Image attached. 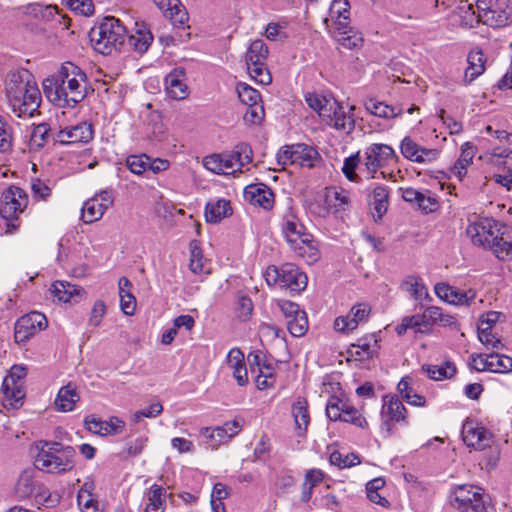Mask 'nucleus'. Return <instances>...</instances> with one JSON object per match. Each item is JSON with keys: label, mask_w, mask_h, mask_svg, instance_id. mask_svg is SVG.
Listing matches in <instances>:
<instances>
[{"label": "nucleus", "mask_w": 512, "mask_h": 512, "mask_svg": "<svg viewBox=\"0 0 512 512\" xmlns=\"http://www.w3.org/2000/svg\"><path fill=\"white\" fill-rule=\"evenodd\" d=\"M250 371L256 374V386L259 390L272 388L276 383L275 366L272 359L266 357L261 351H253L247 357Z\"/></svg>", "instance_id": "nucleus-12"}, {"label": "nucleus", "mask_w": 512, "mask_h": 512, "mask_svg": "<svg viewBox=\"0 0 512 512\" xmlns=\"http://www.w3.org/2000/svg\"><path fill=\"white\" fill-rule=\"evenodd\" d=\"M76 451L72 446L58 442L45 443L35 458V466L41 471L62 474L75 467Z\"/></svg>", "instance_id": "nucleus-5"}, {"label": "nucleus", "mask_w": 512, "mask_h": 512, "mask_svg": "<svg viewBox=\"0 0 512 512\" xmlns=\"http://www.w3.org/2000/svg\"><path fill=\"white\" fill-rule=\"evenodd\" d=\"M379 349L378 340L375 334L366 335L352 344L348 350L350 356L355 360H365L373 357Z\"/></svg>", "instance_id": "nucleus-26"}, {"label": "nucleus", "mask_w": 512, "mask_h": 512, "mask_svg": "<svg viewBox=\"0 0 512 512\" xmlns=\"http://www.w3.org/2000/svg\"><path fill=\"white\" fill-rule=\"evenodd\" d=\"M461 435L464 443L475 450L482 451L493 442L492 433L473 419H466L462 425Z\"/></svg>", "instance_id": "nucleus-15"}, {"label": "nucleus", "mask_w": 512, "mask_h": 512, "mask_svg": "<svg viewBox=\"0 0 512 512\" xmlns=\"http://www.w3.org/2000/svg\"><path fill=\"white\" fill-rule=\"evenodd\" d=\"M491 162L497 167L498 172L493 175L496 183L512 190V151L505 154L493 153Z\"/></svg>", "instance_id": "nucleus-25"}, {"label": "nucleus", "mask_w": 512, "mask_h": 512, "mask_svg": "<svg viewBox=\"0 0 512 512\" xmlns=\"http://www.w3.org/2000/svg\"><path fill=\"white\" fill-rule=\"evenodd\" d=\"M149 157L146 154L130 155L126 159L127 168L136 175H141L148 170Z\"/></svg>", "instance_id": "nucleus-54"}, {"label": "nucleus", "mask_w": 512, "mask_h": 512, "mask_svg": "<svg viewBox=\"0 0 512 512\" xmlns=\"http://www.w3.org/2000/svg\"><path fill=\"white\" fill-rule=\"evenodd\" d=\"M252 149L246 143H240L230 152L212 154L203 158V166L215 174H235L252 162Z\"/></svg>", "instance_id": "nucleus-6"}, {"label": "nucleus", "mask_w": 512, "mask_h": 512, "mask_svg": "<svg viewBox=\"0 0 512 512\" xmlns=\"http://www.w3.org/2000/svg\"><path fill=\"white\" fill-rule=\"evenodd\" d=\"M291 415L294 419L295 433L298 437H305L310 423L308 402L303 397H298L291 407Z\"/></svg>", "instance_id": "nucleus-27"}, {"label": "nucleus", "mask_w": 512, "mask_h": 512, "mask_svg": "<svg viewBox=\"0 0 512 512\" xmlns=\"http://www.w3.org/2000/svg\"><path fill=\"white\" fill-rule=\"evenodd\" d=\"M396 159V152L391 146L374 143L364 150L362 169L367 174V179L376 178V174L381 168Z\"/></svg>", "instance_id": "nucleus-11"}, {"label": "nucleus", "mask_w": 512, "mask_h": 512, "mask_svg": "<svg viewBox=\"0 0 512 512\" xmlns=\"http://www.w3.org/2000/svg\"><path fill=\"white\" fill-rule=\"evenodd\" d=\"M166 491L159 485H152L144 494L145 512H164Z\"/></svg>", "instance_id": "nucleus-33"}, {"label": "nucleus", "mask_w": 512, "mask_h": 512, "mask_svg": "<svg viewBox=\"0 0 512 512\" xmlns=\"http://www.w3.org/2000/svg\"><path fill=\"white\" fill-rule=\"evenodd\" d=\"M291 249L296 256L304 259L308 264H312L319 259V251L313 241L312 235L304 236V241H302L301 244L294 245Z\"/></svg>", "instance_id": "nucleus-42"}, {"label": "nucleus", "mask_w": 512, "mask_h": 512, "mask_svg": "<svg viewBox=\"0 0 512 512\" xmlns=\"http://www.w3.org/2000/svg\"><path fill=\"white\" fill-rule=\"evenodd\" d=\"M326 415L331 421H342L350 423L358 428L364 429L368 426L365 417L347 399L332 396L326 404Z\"/></svg>", "instance_id": "nucleus-10"}, {"label": "nucleus", "mask_w": 512, "mask_h": 512, "mask_svg": "<svg viewBox=\"0 0 512 512\" xmlns=\"http://www.w3.org/2000/svg\"><path fill=\"white\" fill-rule=\"evenodd\" d=\"M268 54L269 50L267 45L262 40H255L246 51V65H262V63H266Z\"/></svg>", "instance_id": "nucleus-41"}, {"label": "nucleus", "mask_w": 512, "mask_h": 512, "mask_svg": "<svg viewBox=\"0 0 512 512\" xmlns=\"http://www.w3.org/2000/svg\"><path fill=\"white\" fill-rule=\"evenodd\" d=\"M51 129L47 123H40L33 128L31 133V145L36 148L44 147L49 139H52L53 134H50Z\"/></svg>", "instance_id": "nucleus-49"}, {"label": "nucleus", "mask_w": 512, "mask_h": 512, "mask_svg": "<svg viewBox=\"0 0 512 512\" xmlns=\"http://www.w3.org/2000/svg\"><path fill=\"white\" fill-rule=\"evenodd\" d=\"M135 25L134 33L129 36L126 35V46L139 54H143L152 44L153 35L145 25H139L138 23Z\"/></svg>", "instance_id": "nucleus-28"}, {"label": "nucleus", "mask_w": 512, "mask_h": 512, "mask_svg": "<svg viewBox=\"0 0 512 512\" xmlns=\"http://www.w3.org/2000/svg\"><path fill=\"white\" fill-rule=\"evenodd\" d=\"M329 460L332 465H336L339 468H349L360 463L358 456L354 454L344 456L339 451H333L330 454Z\"/></svg>", "instance_id": "nucleus-60"}, {"label": "nucleus", "mask_w": 512, "mask_h": 512, "mask_svg": "<svg viewBox=\"0 0 512 512\" xmlns=\"http://www.w3.org/2000/svg\"><path fill=\"white\" fill-rule=\"evenodd\" d=\"M232 214L230 202L224 198L211 199L205 206V219L208 223H219Z\"/></svg>", "instance_id": "nucleus-31"}, {"label": "nucleus", "mask_w": 512, "mask_h": 512, "mask_svg": "<svg viewBox=\"0 0 512 512\" xmlns=\"http://www.w3.org/2000/svg\"><path fill=\"white\" fill-rule=\"evenodd\" d=\"M90 40L95 51L109 55L126 47V27L113 17H105L98 27L90 32Z\"/></svg>", "instance_id": "nucleus-4"}, {"label": "nucleus", "mask_w": 512, "mask_h": 512, "mask_svg": "<svg viewBox=\"0 0 512 512\" xmlns=\"http://www.w3.org/2000/svg\"><path fill=\"white\" fill-rule=\"evenodd\" d=\"M253 312V302L252 300L245 296L241 295L237 299L236 303V313L237 317L243 321L249 319Z\"/></svg>", "instance_id": "nucleus-63"}, {"label": "nucleus", "mask_w": 512, "mask_h": 512, "mask_svg": "<svg viewBox=\"0 0 512 512\" xmlns=\"http://www.w3.org/2000/svg\"><path fill=\"white\" fill-rule=\"evenodd\" d=\"M78 506L82 512H99L98 503L93 498L92 494L78 493L77 495Z\"/></svg>", "instance_id": "nucleus-64"}, {"label": "nucleus", "mask_w": 512, "mask_h": 512, "mask_svg": "<svg viewBox=\"0 0 512 512\" xmlns=\"http://www.w3.org/2000/svg\"><path fill=\"white\" fill-rule=\"evenodd\" d=\"M43 91L47 99L60 108H74L87 95L88 78L84 71L72 62L43 80Z\"/></svg>", "instance_id": "nucleus-1"}, {"label": "nucleus", "mask_w": 512, "mask_h": 512, "mask_svg": "<svg viewBox=\"0 0 512 512\" xmlns=\"http://www.w3.org/2000/svg\"><path fill=\"white\" fill-rule=\"evenodd\" d=\"M475 156V148L471 143L466 142L461 147V154L452 167V173L462 180L467 173V167L472 163Z\"/></svg>", "instance_id": "nucleus-38"}, {"label": "nucleus", "mask_w": 512, "mask_h": 512, "mask_svg": "<svg viewBox=\"0 0 512 512\" xmlns=\"http://www.w3.org/2000/svg\"><path fill=\"white\" fill-rule=\"evenodd\" d=\"M190 263L189 268L191 272L194 274H201L203 272H208L206 270V263L203 258L202 250L198 241L193 240L190 242Z\"/></svg>", "instance_id": "nucleus-46"}, {"label": "nucleus", "mask_w": 512, "mask_h": 512, "mask_svg": "<svg viewBox=\"0 0 512 512\" xmlns=\"http://www.w3.org/2000/svg\"><path fill=\"white\" fill-rule=\"evenodd\" d=\"M236 91L238 98L246 106L262 102L260 93L247 83L239 82L237 84Z\"/></svg>", "instance_id": "nucleus-48"}, {"label": "nucleus", "mask_w": 512, "mask_h": 512, "mask_svg": "<svg viewBox=\"0 0 512 512\" xmlns=\"http://www.w3.org/2000/svg\"><path fill=\"white\" fill-rule=\"evenodd\" d=\"M202 434L211 440L210 447L212 449H215L220 444L230 440L222 426H217L215 428H204L202 430Z\"/></svg>", "instance_id": "nucleus-58"}, {"label": "nucleus", "mask_w": 512, "mask_h": 512, "mask_svg": "<svg viewBox=\"0 0 512 512\" xmlns=\"http://www.w3.org/2000/svg\"><path fill=\"white\" fill-rule=\"evenodd\" d=\"M292 158L295 164L302 167L311 168L314 166V162L317 160L319 154L317 150L306 144H295Z\"/></svg>", "instance_id": "nucleus-39"}, {"label": "nucleus", "mask_w": 512, "mask_h": 512, "mask_svg": "<svg viewBox=\"0 0 512 512\" xmlns=\"http://www.w3.org/2000/svg\"><path fill=\"white\" fill-rule=\"evenodd\" d=\"M400 151L404 158L419 164L433 163L439 158L440 151L435 148H425L406 136L400 143Z\"/></svg>", "instance_id": "nucleus-19"}, {"label": "nucleus", "mask_w": 512, "mask_h": 512, "mask_svg": "<svg viewBox=\"0 0 512 512\" xmlns=\"http://www.w3.org/2000/svg\"><path fill=\"white\" fill-rule=\"evenodd\" d=\"M481 368L479 370H487L494 373H507L512 370V358L504 354L491 353L485 357L478 356Z\"/></svg>", "instance_id": "nucleus-29"}, {"label": "nucleus", "mask_w": 512, "mask_h": 512, "mask_svg": "<svg viewBox=\"0 0 512 512\" xmlns=\"http://www.w3.org/2000/svg\"><path fill=\"white\" fill-rule=\"evenodd\" d=\"M381 430L391 434L395 424H407V409L396 395H385L382 399Z\"/></svg>", "instance_id": "nucleus-13"}, {"label": "nucleus", "mask_w": 512, "mask_h": 512, "mask_svg": "<svg viewBox=\"0 0 512 512\" xmlns=\"http://www.w3.org/2000/svg\"><path fill=\"white\" fill-rule=\"evenodd\" d=\"M327 210L334 212L345 211L350 204L348 192L337 188H328L325 191L324 198Z\"/></svg>", "instance_id": "nucleus-37"}, {"label": "nucleus", "mask_w": 512, "mask_h": 512, "mask_svg": "<svg viewBox=\"0 0 512 512\" xmlns=\"http://www.w3.org/2000/svg\"><path fill=\"white\" fill-rule=\"evenodd\" d=\"M154 3L163 11L169 12L175 22L184 24L188 19V14L182 7L180 0H153Z\"/></svg>", "instance_id": "nucleus-44"}, {"label": "nucleus", "mask_w": 512, "mask_h": 512, "mask_svg": "<svg viewBox=\"0 0 512 512\" xmlns=\"http://www.w3.org/2000/svg\"><path fill=\"white\" fill-rule=\"evenodd\" d=\"M372 194L373 208L377 213L378 218H382V216L386 213L388 208V188L384 185H377L376 187H374Z\"/></svg>", "instance_id": "nucleus-47"}, {"label": "nucleus", "mask_w": 512, "mask_h": 512, "mask_svg": "<svg viewBox=\"0 0 512 512\" xmlns=\"http://www.w3.org/2000/svg\"><path fill=\"white\" fill-rule=\"evenodd\" d=\"M489 247L500 260H507L512 256V241L506 240L503 235L495 236Z\"/></svg>", "instance_id": "nucleus-50"}, {"label": "nucleus", "mask_w": 512, "mask_h": 512, "mask_svg": "<svg viewBox=\"0 0 512 512\" xmlns=\"http://www.w3.org/2000/svg\"><path fill=\"white\" fill-rule=\"evenodd\" d=\"M2 392L5 398L11 401V405L21 403L25 397L24 384L20 382L10 384L8 387H5L3 382Z\"/></svg>", "instance_id": "nucleus-56"}, {"label": "nucleus", "mask_w": 512, "mask_h": 512, "mask_svg": "<svg viewBox=\"0 0 512 512\" xmlns=\"http://www.w3.org/2000/svg\"><path fill=\"white\" fill-rule=\"evenodd\" d=\"M38 468L27 467L17 477L14 485V495L19 500L35 497L38 502H46L49 498V491L46 486L37 479Z\"/></svg>", "instance_id": "nucleus-9"}, {"label": "nucleus", "mask_w": 512, "mask_h": 512, "mask_svg": "<svg viewBox=\"0 0 512 512\" xmlns=\"http://www.w3.org/2000/svg\"><path fill=\"white\" fill-rule=\"evenodd\" d=\"M371 308L366 303L354 305L347 316L337 317L334 321V328L338 332H350L357 328L360 323L367 322Z\"/></svg>", "instance_id": "nucleus-20"}, {"label": "nucleus", "mask_w": 512, "mask_h": 512, "mask_svg": "<svg viewBox=\"0 0 512 512\" xmlns=\"http://www.w3.org/2000/svg\"><path fill=\"white\" fill-rule=\"evenodd\" d=\"M365 108L369 113L385 119L398 117L403 112L402 108L400 107L389 106L375 99L367 100L365 102Z\"/></svg>", "instance_id": "nucleus-40"}, {"label": "nucleus", "mask_w": 512, "mask_h": 512, "mask_svg": "<svg viewBox=\"0 0 512 512\" xmlns=\"http://www.w3.org/2000/svg\"><path fill=\"white\" fill-rule=\"evenodd\" d=\"M402 286L404 290L409 292L416 300L420 299L423 295L428 296L427 289L417 277H407L403 281Z\"/></svg>", "instance_id": "nucleus-57"}, {"label": "nucleus", "mask_w": 512, "mask_h": 512, "mask_svg": "<svg viewBox=\"0 0 512 512\" xmlns=\"http://www.w3.org/2000/svg\"><path fill=\"white\" fill-rule=\"evenodd\" d=\"M227 365L232 370V375L239 386L248 383V372L244 362V354L237 348H233L227 355Z\"/></svg>", "instance_id": "nucleus-30"}, {"label": "nucleus", "mask_w": 512, "mask_h": 512, "mask_svg": "<svg viewBox=\"0 0 512 512\" xmlns=\"http://www.w3.org/2000/svg\"><path fill=\"white\" fill-rule=\"evenodd\" d=\"M305 101L312 110L318 113L322 120H324L325 117H329V113L332 111V107H335L336 102L334 98H328L314 92L306 93Z\"/></svg>", "instance_id": "nucleus-34"}, {"label": "nucleus", "mask_w": 512, "mask_h": 512, "mask_svg": "<svg viewBox=\"0 0 512 512\" xmlns=\"http://www.w3.org/2000/svg\"><path fill=\"white\" fill-rule=\"evenodd\" d=\"M450 499L452 506L461 512H495L483 494V490L478 486L468 484L457 486Z\"/></svg>", "instance_id": "nucleus-8"}, {"label": "nucleus", "mask_w": 512, "mask_h": 512, "mask_svg": "<svg viewBox=\"0 0 512 512\" xmlns=\"http://www.w3.org/2000/svg\"><path fill=\"white\" fill-rule=\"evenodd\" d=\"M48 325L44 314L32 311L20 317L15 323L14 338L17 343H24Z\"/></svg>", "instance_id": "nucleus-16"}, {"label": "nucleus", "mask_w": 512, "mask_h": 512, "mask_svg": "<svg viewBox=\"0 0 512 512\" xmlns=\"http://www.w3.org/2000/svg\"><path fill=\"white\" fill-rule=\"evenodd\" d=\"M94 137V129L91 123L81 122L74 126L65 127L53 133L52 140L60 145H73L89 143Z\"/></svg>", "instance_id": "nucleus-18"}, {"label": "nucleus", "mask_w": 512, "mask_h": 512, "mask_svg": "<svg viewBox=\"0 0 512 512\" xmlns=\"http://www.w3.org/2000/svg\"><path fill=\"white\" fill-rule=\"evenodd\" d=\"M186 71L182 67H176L165 78V89L167 94L176 100H183L189 95L186 83Z\"/></svg>", "instance_id": "nucleus-23"}, {"label": "nucleus", "mask_w": 512, "mask_h": 512, "mask_svg": "<svg viewBox=\"0 0 512 512\" xmlns=\"http://www.w3.org/2000/svg\"><path fill=\"white\" fill-rule=\"evenodd\" d=\"M114 203L112 190H102L88 199L82 207V220L86 224L100 220L106 210Z\"/></svg>", "instance_id": "nucleus-17"}, {"label": "nucleus", "mask_w": 512, "mask_h": 512, "mask_svg": "<svg viewBox=\"0 0 512 512\" xmlns=\"http://www.w3.org/2000/svg\"><path fill=\"white\" fill-rule=\"evenodd\" d=\"M264 277L269 286H279L294 293L303 291L308 283L306 274L292 263H285L280 267L269 266Z\"/></svg>", "instance_id": "nucleus-7"}, {"label": "nucleus", "mask_w": 512, "mask_h": 512, "mask_svg": "<svg viewBox=\"0 0 512 512\" xmlns=\"http://www.w3.org/2000/svg\"><path fill=\"white\" fill-rule=\"evenodd\" d=\"M80 400L76 387L72 384L63 386L55 399V406L58 411L69 412L74 409L75 404Z\"/></svg>", "instance_id": "nucleus-35"}, {"label": "nucleus", "mask_w": 512, "mask_h": 512, "mask_svg": "<svg viewBox=\"0 0 512 512\" xmlns=\"http://www.w3.org/2000/svg\"><path fill=\"white\" fill-rule=\"evenodd\" d=\"M491 228L490 223L487 225L482 222L472 223L467 227V234L471 237L474 244L490 246L495 236H497Z\"/></svg>", "instance_id": "nucleus-36"}, {"label": "nucleus", "mask_w": 512, "mask_h": 512, "mask_svg": "<svg viewBox=\"0 0 512 512\" xmlns=\"http://www.w3.org/2000/svg\"><path fill=\"white\" fill-rule=\"evenodd\" d=\"M247 70L250 77L259 84L269 85L272 82V76L266 63L247 66Z\"/></svg>", "instance_id": "nucleus-53"}, {"label": "nucleus", "mask_w": 512, "mask_h": 512, "mask_svg": "<svg viewBox=\"0 0 512 512\" xmlns=\"http://www.w3.org/2000/svg\"><path fill=\"white\" fill-rule=\"evenodd\" d=\"M477 12L471 3L457 7L459 24L472 28L479 22L491 27H503L512 21V0H477Z\"/></svg>", "instance_id": "nucleus-3"}, {"label": "nucleus", "mask_w": 512, "mask_h": 512, "mask_svg": "<svg viewBox=\"0 0 512 512\" xmlns=\"http://www.w3.org/2000/svg\"><path fill=\"white\" fill-rule=\"evenodd\" d=\"M163 411V405L159 401L152 402L147 408L140 409L134 412L131 420L134 424L139 423L142 418H155Z\"/></svg>", "instance_id": "nucleus-55"}, {"label": "nucleus", "mask_w": 512, "mask_h": 512, "mask_svg": "<svg viewBox=\"0 0 512 512\" xmlns=\"http://www.w3.org/2000/svg\"><path fill=\"white\" fill-rule=\"evenodd\" d=\"M287 328L292 336L301 337L308 329V321L304 311L287 320Z\"/></svg>", "instance_id": "nucleus-51"}, {"label": "nucleus", "mask_w": 512, "mask_h": 512, "mask_svg": "<svg viewBox=\"0 0 512 512\" xmlns=\"http://www.w3.org/2000/svg\"><path fill=\"white\" fill-rule=\"evenodd\" d=\"M51 291L54 297L62 302H69L84 292L82 288L64 281L53 283Z\"/></svg>", "instance_id": "nucleus-43"}, {"label": "nucleus", "mask_w": 512, "mask_h": 512, "mask_svg": "<svg viewBox=\"0 0 512 512\" xmlns=\"http://www.w3.org/2000/svg\"><path fill=\"white\" fill-rule=\"evenodd\" d=\"M434 291L441 300L457 306H468L476 298V292L473 289L461 291L444 282L437 283Z\"/></svg>", "instance_id": "nucleus-21"}, {"label": "nucleus", "mask_w": 512, "mask_h": 512, "mask_svg": "<svg viewBox=\"0 0 512 512\" xmlns=\"http://www.w3.org/2000/svg\"><path fill=\"white\" fill-rule=\"evenodd\" d=\"M468 67L465 69L463 81L470 84L485 71L486 58L480 50H472L467 57Z\"/></svg>", "instance_id": "nucleus-32"}, {"label": "nucleus", "mask_w": 512, "mask_h": 512, "mask_svg": "<svg viewBox=\"0 0 512 512\" xmlns=\"http://www.w3.org/2000/svg\"><path fill=\"white\" fill-rule=\"evenodd\" d=\"M27 205V193L20 187L10 186L2 193L0 215L6 220L16 219Z\"/></svg>", "instance_id": "nucleus-14"}, {"label": "nucleus", "mask_w": 512, "mask_h": 512, "mask_svg": "<svg viewBox=\"0 0 512 512\" xmlns=\"http://www.w3.org/2000/svg\"><path fill=\"white\" fill-rule=\"evenodd\" d=\"M363 164V158L360 157V153L357 152L344 160L342 172L345 177L352 182H357L358 175L356 174V169L360 165Z\"/></svg>", "instance_id": "nucleus-52"}, {"label": "nucleus", "mask_w": 512, "mask_h": 512, "mask_svg": "<svg viewBox=\"0 0 512 512\" xmlns=\"http://www.w3.org/2000/svg\"><path fill=\"white\" fill-rule=\"evenodd\" d=\"M422 370L428 375L429 378L436 381L451 378L456 373L455 365L449 361L440 366L423 365Z\"/></svg>", "instance_id": "nucleus-45"}, {"label": "nucleus", "mask_w": 512, "mask_h": 512, "mask_svg": "<svg viewBox=\"0 0 512 512\" xmlns=\"http://www.w3.org/2000/svg\"><path fill=\"white\" fill-rule=\"evenodd\" d=\"M65 2L68 8L76 14L91 16L94 13L92 0H65Z\"/></svg>", "instance_id": "nucleus-59"}, {"label": "nucleus", "mask_w": 512, "mask_h": 512, "mask_svg": "<svg viewBox=\"0 0 512 512\" xmlns=\"http://www.w3.org/2000/svg\"><path fill=\"white\" fill-rule=\"evenodd\" d=\"M331 110L329 117H325L323 121L338 131H343L347 134L351 133L355 127L353 115L354 106H351L348 111H346V109L336 101L335 107H332Z\"/></svg>", "instance_id": "nucleus-22"}, {"label": "nucleus", "mask_w": 512, "mask_h": 512, "mask_svg": "<svg viewBox=\"0 0 512 512\" xmlns=\"http://www.w3.org/2000/svg\"><path fill=\"white\" fill-rule=\"evenodd\" d=\"M244 198L254 206L270 210L274 205L272 190L263 183L250 184L244 189Z\"/></svg>", "instance_id": "nucleus-24"}, {"label": "nucleus", "mask_w": 512, "mask_h": 512, "mask_svg": "<svg viewBox=\"0 0 512 512\" xmlns=\"http://www.w3.org/2000/svg\"><path fill=\"white\" fill-rule=\"evenodd\" d=\"M478 339L487 348H499L502 345L489 326H478Z\"/></svg>", "instance_id": "nucleus-61"}, {"label": "nucleus", "mask_w": 512, "mask_h": 512, "mask_svg": "<svg viewBox=\"0 0 512 512\" xmlns=\"http://www.w3.org/2000/svg\"><path fill=\"white\" fill-rule=\"evenodd\" d=\"M84 425L85 428L94 434L100 435V436H108V430L107 426L108 424L106 421L100 420L94 416H87L84 419Z\"/></svg>", "instance_id": "nucleus-62"}, {"label": "nucleus", "mask_w": 512, "mask_h": 512, "mask_svg": "<svg viewBox=\"0 0 512 512\" xmlns=\"http://www.w3.org/2000/svg\"><path fill=\"white\" fill-rule=\"evenodd\" d=\"M6 96L18 117H32L41 103V93L27 70L13 71L6 78Z\"/></svg>", "instance_id": "nucleus-2"}]
</instances>
